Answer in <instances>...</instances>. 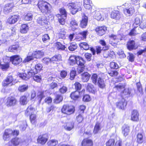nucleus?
<instances>
[{
  "mask_svg": "<svg viewBox=\"0 0 146 146\" xmlns=\"http://www.w3.org/2000/svg\"><path fill=\"white\" fill-rule=\"evenodd\" d=\"M105 77L103 73H100L98 75L94 74L91 77V79L93 83L96 84L97 83L98 86L101 88H104L106 86L104 79Z\"/></svg>",
  "mask_w": 146,
  "mask_h": 146,
  "instance_id": "obj_1",
  "label": "nucleus"
},
{
  "mask_svg": "<svg viewBox=\"0 0 146 146\" xmlns=\"http://www.w3.org/2000/svg\"><path fill=\"white\" fill-rule=\"evenodd\" d=\"M67 7L72 14H75L82 9L80 3L75 1H69L67 5Z\"/></svg>",
  "mask_w": 146,
  "mask_h": 146,
  "instance_id": "obj_2",
  "label": "nucleus"
},
{
  "mask_svg": "<svg viewBox=\"0 0 146 146\" xmlns=\"http://www.w3.org/2000/svg\"><path fill=\"white\" fill-rule=\"evenodd\" d=\"M38 7L42 12L47 13L50 12V5L43 1H39L38 4Z\"/></svg>",
  "mask_w": 146,
  "mask_h": 146,
  "instance_id": "obj_3",
  "label": "nucleus"
},
{
  "mask_svg": "<svg viewBox=\"0 0 146 146\" xmlns=\"http://www.w3.org/2000/svg\"><path fill=\"white\" fill-rule=\"evenodd\" d=\"M19 133V130H15L13 131L10 129H6L3 135V138L4 140H9L12 135L17 136Z\"/></svg>",
  "mask_w": 146,
  "mask_h": 146,
  "instance_id": "obj_4",
  "label": "nucleus"
},
{
  "mask_svg": "<svg viewBox=\"0 0 146 146\" xmlns=\"http://www.w3.org/2000/svg\"><path fill=\"white\" fill-rule=\"evenodd\" d=\"M75 111L74 107L72 106L64 105L62 109V112L67 115H70L73 113Z\"/></svg>",
  "mask_w": 146,
  "mask_h": 146,
  "instance_id": "obj_5",
  "label": "nucleus"
},
{
  "mask_svg": "<svg viewBox=\"0 0 146 146\" xmlns=\"http://www.w3.org/2000/svg\"><path fill=\"white\" fill-rule=\"evenodd\" d=\"M14 79L12 75H8L7 78L2 82L3 86H11L14 85L13 82Z\"/></svg>",
  "mask_w": 146,
  "mask_h": 146,
  "instance_id": "obj_6",
  "label": "nucleus"
},
{
  "mask_svg": "<svg viewBox=\"0 0 146 146\" xmlns=\"http://www.w3.org/2000/svg\"><path fill=\"white\" fill-rule=\"evenodd\" d=\"M26 72L20 74L19 77L23 79L27 80L33 76L35 74H36L33 70H31L29 72L27 71Z\"/></svg>",
  "mask_w": 146,
  "mask_h": 146,
  "instance_id": "obj_7",
  "label": "nucleus"
},
{
  "mask_svg": "<svg viewBox=\"0 0 146 146\" xmlns=\"http://www.w3.org/2000/svg\"><path fill=\"white\" fill-rule=\"evenodd\" d=\"M11 62L13 64L17 65L22 61V59L18 55H14L11 57Z\"/></svg>",
  "mask_w": 146,
  "mask_h": 146,
  "instance_id": "obj_8",
  "label": "nucleus"
},
{
  "mask_svg": "<svg viewBox=\"0 0 146 146\" xmlns=\"http://www.w3.org/2000/svg\"><path fill=\"white\" fill-rule=\"evenodd\" d=\"M107 30V27L104 26L97 27L95 31L97 34L99 36H102L104 34Z\"/></svg>",
  "mask_w": 146,
  "mask_h": 146,
  "instance_id": "obj_9",
  "label": "nucleus"
},
{
  "mask_svg": "<svg viewBox=\"0 0 146 146\" xmlns=\"http://www.w3.org/2000/svg\"><path fill=\"white\" fill-rule=\"evenodd\" d=\"M127 104V102L124 98L121 99L119 102H116V105L118 108L122 110L124 109Z\"/></svg>",
  "mask_w": 146,
  "mask_h": 146,
  "instance_id": "obj_10",
  "label": "nucleus"
},
{
  "mask_svg": "<svg viewBox=\"0 0 146 146\" xmlns=\"http://www.w3.org/2000/svg\"><path fill=\"white\" fill-rule=\"evenodd\" d=\"M125 35H115L113 34H111L109 35V37L110 38V40H113L116 42H114V43H115L116 42L119 41L123 39V38L125 37Z\"/></svg>",
  "mask_w": 146,
  "mask_h": 146,
  "instance_id": "obj_11",
  "label": "nucleus"
},
{
  "mask_svg": "<svg viewBox=\"0 0 146 146\" xmlns=\"http://www.w3.org/2000/svg\"><path fill=\"white\" fill-rule=\"evenodd\" d=\"M13 7L14 4L12 3L6 4L3 8L4 13L6 14H8L11 11Z\"/></svg>",
  "mask_w": 146,
  "mask_h": 146,
  "instance_id": "obj_12",
  "label": "nucleus"
},
{
  "mask_svg": "<svg viewBox=\"0 0 146 146\" xmlns=\"http://www.w3.org/2000/svg\"><path fill=\"white\" fill-rule=\"evenodd\" d=\"M16 103L17 100L14 97H9L7 99L6 104L8 106H14Z\"/></svg>",
  "mask_w": 146,
  "mask_h": 146,
  "instance_id": "obj_13",
  "label": "nucleus"
},
{
  "mask_svg": "<svg viewBox=\"0 0 146 146\" xmlns=\"http://www.w3.org/2000/svg\"><path fill=\"white\" fill-rule=\"evenodd\" d=\"M48 139V137L47 134L40 135L38 137L37 142L40 144H44L46 143Z\"/></svg>",
  "mask_w": 146,
  "mask_h": 146,
  "instance_id": "obj_14",
  "label": "nucleus"
},
{
  "mask_svg": "<svg viewBox=\"0 0 146 146\" xmlns=\"http://www.w3.org/2000/svg\"><path fill=\"white\" fill-rule=\"evenodd\" d=\"M19 16L14 15L9 17L7 20V22L10 24H13L16 23L18 20Z\"/></svg>",
  "mask_w": 146,
  "mask_h": 146,
  "instance_id": "obj_15",
  "label": "nucleus"
},
{
  "mask_svg": "<svg viewBox=\"0 0 146 146\" xmlns=\"http://www.w3.org/2000/svg\"><path fill=\"white\" fill-rule=\"evenodd\" d=\"M124 13L127 16H130L135 12L133 7H130L129 9L125 8L123 10Z\"/></svg>",
  "mask_w": 146,
  "mask_h": 146,
  "instance_id": "obj_16",
  "label": "nucleus"
},
{
  "mask_svg": "<svg viewBox=\"0 0 146 146\" xmlns=\"http://www.w3.org/2000/svg\"><path fill=\"white\" fill-rule=\"evenodd\" d=\"M82 146H93L92 141L88 139H85L82 141L81 143Z\"/></svg>",
  "mask_w": 146,
  "mask_h": 146,
  "instance_id": "obj_17",
  "label": "nucleus"
},
{
  "mask_svg": "<svg viewBox=\"0 0 146 146\" xmlns=\"http://www.w3.org/2000/svg\"><path fill=\"white\" fill-rule=\"evenodd\" d=\"M32 53L35 58H40L42 57L44 54V52L42 50H38L34 51Z\"/></svg>",
  "mask_w": 146,
  "mask_h": 146,
  "instance_id": "obj_18",
  "label": "nucleus"
},
{
  "mask_svg": "<svg viewBox=\"0 0 146 146\" xmlns=\"http://www.w3.org/2000/svg\"><path fill=\"white\" fill-rule=\"evenodd\" d=\"M23 142L22 139L18 137H15L12 139L11 141V142L14 146H17L19 145Z\"/></svg>",
  "mask_w": 146,
  "mask_h": 146,
  "instance_id": "obj_19",
  "label": "nucleus"
},
{
  "mask_svg": "<svg viewBox=\"0 0 146 146\" xmlns=\"http://www.w3.org/2000/svg\"><path fill=\"white\" fill-rule=\"evenodd\" d=\"M139 114L138 111L136 110H133L131 112V120L137 121L139 120Z\"/></svg>",
  "mask_w": 146,
  "mask_h": 146,
  "instance_id": "obj_20",
  "label": "nucleus"
},
{
  "mask_svg": "<svg viewBox=\"0 0 146 146\" xmlns=\"http://www.w3.org/2000/svg\"><path fill=\"white\" fill-rule=\"evenodd\" d=\"M37 22L38 24L41 25H44L47 23L45 17L42 16H40L37 19Z\"/></svg>",
  "mask_w": 146,
  "mask_h": 146,
  "instance_id": "obj_21",
  "label": "nucleus"
},
{
  "mask_svg": "<svg viewBox=\"0 0 146 146\" xmlns=\"http://www.w3.org/2000/svg\"><path fill=\"white\" fill-rule=\"evenodd\" d=\"M77 56L71 55L68 60V63L70 65L73 66L76 64Z\"/></svg>",
  "mask_w": 146,
  "mask_h": 146,
  "instance_id": "obj_22",
  "label": "nucleus"
},
{
  "mask_svg": "<svg viewBox=\"0 0 146 146\" xmlns=\"http://www.w3.org/2000/svg\"><path fill=\"white\" fill-rule=\"evenodd\" d=\"M90 75L87 72H85L81 74V78L82 81L86 82L89 80Z\"/></svg>",
  "mask_w": 146,
  "mask_h": 146,
  "instance_id": "obj_23",
  "label": "nucleus"
},
{
  "mask_svg": "<svg viewBox=\"0 0 146 146\" xmlns=\"http://www.w3.org/2000/svg\"><path fill=\"white\" fill-rule=\"evenodd\" d=\"M127 48L129 50H132L133 49H136L137 47L135 45V41L131 40L129 41L127 44Z\"/></svg>",
  "mask_w": 146,
  "mask_h": 146,
  "instance_id": "obj_24",
  "label": "nucleus"
},
{
  "mask_svg": "<svg viewBox=\"0 0 146 146\" xmlns=\"http://www.w3.org/2000/svg\"><path fill=\"white\" fill-rule=\"evenodd\" d=\"M80 94V93L79 91H76L72 92L70 96L72 99L74 100H76L79 97Z\"/></svg>",
  "mask_w": 146,
  "mask_h": 146,
  "instance_id": "obj_25",
  "label": "nucleus"
},
{
  "mask_svg": "<svg viewBox=\"0 0 146 146\" xmlns=\"http://www.w3.org/2000/svg\"><path fill=\"white\" fill-rule=\"evenodd\" d=\"M61 59V57L60 55H55L50 58V62L56 63L59 61Z\"/></svg>",
  "mask_w": 146,
  "mask_h": 146,
  "instance_id": "obj_26",
  "label": "nucleus"
},
{
  "mask_svg": "<svg viewBox=\"0 0 146 146\" xmlns=\"http://www.w3.org/2000/svg\"><path fill=\"white\" fill-rule=\"evenodd\" d=\"M88 23V17L85 16L83 17L81 21L80 26L82 28H85L87 25Z\"/></svg>",
  "mask_w": 146,
  "mask_h": 146,
  "instance_id": "obj_27",
  "label": "nucleus"
},
{
  "mask_svg": "<svg viewBox=\"0 0 146 146\" xmlns=\"http://www.w3.org/2000/svg\"><path fill=\"white\" fill-rule=\"evenodd\" d=\"M74 123L73 122L68 123L64 126V128L67 131H70L74 128Z\"/></svg>",
  "mask_w": 146,
  "mask_h": 146,
  "instance_id": "obj_28",
  "label": "nucleus"
},
{
  "mask_svg": "<svg viewBox=\"0 0 146 146\" xmlns=\"http://www.w3.org/2000/svg\"><path fill=\"white\" fill-rule=\"evenodd\" d=\"M70 26L72 28L73 30H74L77 28L78 23L75 19H72L70 22Z\"/></svg>",
  "mask_w": 146,
  "mask_h": 146,
  "instance_id": "obj_29",
  "label": "nucleus"
},
{
  "mask_svg": "<svg viewBox=\"0 0 146 146\" xmlns=\"http://www.w3.org/2000/svg\"><path fill=\"white\" fill-rule=\"evenodd\" d=\"M87 90L89 92L93 94H95L96 90L91 84L88 83L87 86Z\"/></svg>",
  "mask_w": 146,
  "mask_h": 146,
  "instance_id": "obj_30",
  "label": "nucleus"
},
{
  "mask_svg": "<svg viewBox=\"0 0 146 146\" xmlns=\"http://www.w3.org/2000/svg\"><path fill=\"white\" fill-rule=\"evenodd\" d=\"M84 62L85 61L82 57L79 56H77L76 63L77 65L81 66H83Z\"/></svg>",
  "mask_w": 146,
  "mask_h": 146,
  "instance_id": "obj_31",
  "label": "nucleus"
},
{
  "mask_svg": "<svg viewBox=\"0 0 146 146\" xmlns=\"http://www.w3.org/2000/svg\"><path fill=\"white\" fill-rule=\"evenodd\" d=\"M34 58L33 53L30 52L28 53V56L25 59L23 62H28L34 60Z\"/></svg>",
  "mask_w": 146,
  "mask_h": 146,
  "instance_id": "obj_32",
  "label": "nucleus"
},
{
  "mask_svg": "<svg viewBox=\"0 0 146 146\" xmlns=\"http://www.w3.org/2000/svg\"><path fill=\"white\" fill-rule=\"evenodd\" d=\"M29 27L28 25L25 24L21 25L20 29V32L22 33H25L28 31Z\"/></svg>",
  "mask_w": 146,
  "mask_h": 146,
  "instance_id": "obj_33",
  "label": "nucleus"
},
{
  "mask_svg": "<svg viewBox=\"0 0 146 146\" xmlns=\"http://www.w3.org/2000/svg\"><path fill=\"white\" fill-rule=\"evenodd\" d=\"M66 32L65 29H62L60 30V31L58 33V36L60 38L62 39H65L66 38Z\"/></svg>",
  "mask_w": 146,
  "mask_h": 146,
  "instance_id": "obj_34",
  "label": "nucleus"
},
{
  "mask_svg": "<svg viewBox=\"0 0 146 146\" xmlns=\"http://www.w3.org/2000/svg\"><path fill=\"white\" fill-rule=\"evenodd\" d=\"M129 131V127L127 125H124L122 127V133L126 136L127 135Z\"/></svg>",
  "mask_w": 146,
  "mask_h": 146,
  "instance_id": "obj_35",
  "label": "nucleus"
},
{
  "mask_svg": "<svg viewBox=\"0 0 146 146\" xmlns=\"http://www.w3.org/2000/svg\"><path fill=\"white\" fill-rule=\"evenodd\" d=\"M29 88L28 85L27 84H23L19 86L18 88V90L21 92H23L26 91Z\"/></svg>",
  "mask_w": 146,
  "mask_h": 146,
  "instance_id": "obj_36",
  "label": "nucleus"
},
{
  "mask_svg": "<svg viewBox=\"0 0 146 146\" xmlns=\"http://www.w3.org/2000/svg\"><path fill=\"white\" fill-rule=\"evenodd\" d=\"M34 110L33 108L31 106L28 107L25 112V114L28 116L30 114H32V113L34 112Z\"/></svg>",
  "mask_w": 146,
  "mask_h": 146,
  "instance_id": "obj_37",
  "label": "nucleus"
},
{
  "mask_svg": "<svg viewBox=\"0 0 146 146\" xmlns=\"http://www.w3.org/2000/svg\"><path fill=\"white\" fill-rule=\"evenodd\" d=\"M100 124L97 122L94 127L93 132L95 134H96L98 133L99 131L101 130Z\"/></svg>",
  "mask_w": 146,
  "mask_h": 146,
  "instance_id": "obj_38",
  "label": "nucleus"
},
{
  "mask_svg": "<svg viewBox=\"0 0 146 146\" xmlns=\"http://www.w3.org/2000/svg\"><path fill=\"white\" fill-rule=\"evenodd\" d=\"M24 19L26 21H31L33 19V15L32 13H29L26 14H25Z\"/></svg>",
  "mask_w": 146,
  "mask_h": 146,
  "instance_id": "obj_39",
  "label": "nucleus"
},
{
  "mask_svg": "<svg viewBox=\"0 0 146 146\" xmlns=\"http://www.w3.org/2000/svg\"><path fill=\"white\" fill-rule=\"evenodd\" d=\"M79 46L81 48H82L85 50H88L90 48L89 45L86 42H83L79 44Z\"/></svg>",
  "mask_w": 146,
  "mask_h": 146,
  "instance_id": "obj_40",
  "label": "nucleus"
},
{
  "mask_svg": "<svg viewBox=\"0 0 146 146\" xmlns=\"http://www.w3.org/2000/svg\"><path fill=\"white\" fill-rule=\"evenodd\" d=\"M42 68V65L41 64H37L35 66V68L33 69L35 73L37 74L39 72Z\"/></svg>",
  "mask_w": 146,
  "mask_h": 146,
  "instance_id": "obj_41",
  "label": "nucleus"
},
{
  "mask_svg": "<svg viewBox=\"0 0 146 146\" xmlns=\"http://www.w3.org/2000/svg\"><path fill=\"white\" fill-rule=\"evenodd\" d=\"M20 103L23 105L26 104L27 103V98L26 96H23L20 98Z\"/></svg>",
  "mask_w": 146,
  "mask_h": 146,
  "instance_id": "obj_42",
  "label": "nucleus"
},
{
  "mask_svg": "<svg viewBox=\"0 0 146 146\" xmlns=\"http://www.w3.org/2000/svg\"><path fill=\"white\" fill-rule=\"evenodd\" d=\"M58 143V141L55 139H52L48 142L47 144L49 146H55Z\"/></svg>",
  "mask_w": 146,
  "mask_h": 146,
  "instance_id": "obj_43",
  "label": "nucleus"
},
{
  "mask_svg": "<svg viewBox=\"0 0 146 146\" xmlns=\"http://www.w3.org/2000/svg\"><path fill=\"white\" fill-rule=\"evenodd\" d=\"M63 99L62 97L60 95H57L54 100V103L58 104L61 102Z\"/></svg>",
  "mask_w": 146,
  "mask_h": 146,
  "instance_id": "obj_44",
  "label": "nucleus"
},
{
  "mask_svg": "<svg viewBox=\"0 0 146 146\" xmlns=\"http://www.w3.org/2000/svg\"><path fill=\"white\" fill-rule=\"evenodd\" d=\"M18 47V46L17 45H12L10 46L8 48V51L11 52H14L15 51H17Z\"/></svg>",
  "mask_w": 146,
  "mask_h": 146,
  "instance_id": "obj_45",
  "label": "nucleus"
},
{
  "mask_svg": "<svg viewBox=\"0 0 146 146\" xmlns=\"http://www.w3.org/2000/svg\"><path fill=\"white\" fill-rule=\"evenodd\" d=\"M100 43L102 46H105L102 48V49L104 50H106L108 49L109 46L106 45V42L104 40H100Z\"/></svg>",
  "mask_w": 146,
  "mask_h": 146,
  "instance_id": "obj_46",
  "label": "nucleus"
},
{
  "mask_svg": "<svg viewBox=\"0 0 146 146\" xmlns=\"http://www.w3.org/2000/svg\"><path fill=\"white\" fill-rule=\"evenodd\" d=\"M77 47V44L75 43H71L68 47L69 50L71 51H73L75 50Z\"/></svg>",
  "mask_w": 146,
  "mask_h": 146,
  "instance_id": "obj_47",
  "label": "nucleus"
},
{
  "mask_svg": "<svg viewBox=\"0 0 146 146\" xmlns=\"http://www.w3.org/2000/svg\"><path fill=\"white\" fill-rule=\"evenodd\" d=\"M95 19L98 20H103L104 19V17L102 16L101 14L99 12H97L96 13L95 15Z\"/></svg>",
  "mask_w": 146,
  "mask_h": 146,
  "instance_id": "obj_48",
  "label": "nucleus"
},
{
  "mask_svg": "<svg viewBox=\"0 0 146 146\" xmlns=\"http://www.w3.org/2000/svg\"><path fill=\"white\" fill-rule=\"evenodd\" d=\"M137 141L139 143H141L143 141V136L142 134L139 133L137 136Z\"/></svg>",
  "mask_w": 146,
  "mask_h": 146,
  "instance_id": "obj_49",
  "label": "nucleus"
},
{
  "mask_svg": "<svg viewBox=\"0 0 146 146\" xmlns=\"http://www.w3.org/2000/svg\"><path fill=\"white\" fill-rule=\"evenodd\" d=\"M60 15H58V17H59V16H67V12L65 9L64 8H62L60 9Z\"/></svg>",
  "mask_w": 146,
  "mask_h": 146,
  "instance_id": "obj_50",
  "label": "nucleus"
},
{
  "mask_svg": "<svg viewBox=\"0 0 146 146\" xmlns=\"http://www.w3.org/2000/svg\"><path fill=\"white\" fill-rule=\"evenodd\" d=\"M66 17L60 16L58 18V21L59 23L61 25H64L65 23V19H66Z\"/></svg>",
  "mask_w": 146,
  "mask_h": 146,
  "instance_id": "obj_51",
  "label": "nucleus"
},
{
  "mask_svg": "<svg viewBox=\"0 0 146 146\" xmlns=\"http://www.w3.org/2000/svg\"><path fill=\"white\" fill-rule=\"evenodd\" d=\"M33 78L35 81L40 82L41 81V77L40 75L35 74Z\"/></svg>",
  "mask_w": 146,
  "mask_h": 146,
  "instance_id": "obj_52",
  "label": "nucleus"
},
{
  "mask_svg": "<svg viewBox=\"0 0 146 146\" xmlns=\"http://www.w3.org/2000/svg\"><path fill=\"white\" fill-rule=\"evenodd\" d=\"M140 27L142 29L146 28V19H144L142 20L140 24Z\"/></svg>",
  "mask_w": 146,
  "mask_h": 146,
  "instance_id": "obj_53",
  "label": "nucleus"
},
{
  "mask_svg": "<svg viewBox=\"0 0 146 146\" xmlns=\"http://www.w3.org/2000/svg\"><path fill=\"white\" fill-rule=\"evenodd\" d=\"M115 141L113 139H110L106 143V146H113Z\"/></svg>",
  "mask_w": 146,
  "mask_h": 146,
  "instance_id": "obj_54",
  "label": "nucleus"
},
{
  "mask_svg": "<svg viewBox=\"0 0 146 146\" xmlns=\"http://www.w3.org/2000/svg\"><path fill=\"white\" fill-rule=\"evenodd\" d=\"M27 123L26 121H24L20 126L19 128L20 130L21 131H24L25 130L27 127Z\"/></svg>",
  "mask_w": 146,
  "mask_h": 146,
  "instance_id": "obj_55",
  "label": "nucleus"
},
{
  "mask_svg": "<svg viewBox=\"0 0 146 146\" xmlns=\"http://www.w3.org/2000/svg\"><path fill=\"white\" fill-rule=\"evenodd\" d=\"M42 39L43 41L45 42L49 40L50 38L48 34H45L42 36Z\"/></svg>",
  "mask_w": 146,
  "mask_h": 146,
  "instance_id": "obj_56",
  "label": "nucleus"
},
{
  "mask_svg": "<svg viewBox=\"0 0 146 146\" xmlns=\"http://www.w3.org/2000/svg\"><path fill=\"white\" fill-rule=\"evenodd\" d=\"M110 67L111 68L115 69H117L119 68V66L117 64L113 62L110 63Z\"/></svg>",
  "mask_w": 146,
  "mask_h": 146,
  "instance_id": "obj_57",
  "label": "nucleus"
},
{
  "mask_svg": "<svg viewBox=\"0 0 146 146\" xmlns=\"http://www.w3.org/2000/svg\"><path fill=\"white\" fill-rule=\"evenodd\" d=\"M0 66H1V68L2 70H6L9 68V64L8 63H7L4 64H1Z\"/></svg>",
  "mask_w": 146,
  "mask_h": 146,
  "instance_id": "obj_58",
  "label": "nucleus"
},
{
  "mask_svg": "<svg viewBox=\"0 0 146 146\" xmlns=\"http://www.w3.org/2000/svg\"><path fill=\"white\" fill-rule=\"evenodd\" d=\"M83 119V117L81 114L78 115L76 118V120L79 123H81Z\"/></svg>",
  "mask_w": 146,
  "mask_h": 146,
  "instance_id": "obj_59",
  "label": "nucleus"
},
{
  "mask_svg": "<svg viewBox=\"0 0 146 146\" xmlns=\"http://www.w3.org/2000/svg\"><path fill=\"white\" fill-rule=\"evenodd\" d=\"M36 116L35 114H31L30 116V119L31 123H35V121Z\"/></svg>",
  "mask_w": 146,
  "mask_h": 146,
  "instance_id": "obj_60",
  "label": "nucleus"
},
{
  "mask_svg": "<svg viewBox=\"0 0 146 146\" xmlns=\"http://www.w3.org/2000/svg\"><path fill=\"white\" fill-rule=\"evenodd\" d=\"M56 45L57 46V48L58 49L64 50L65 49V46L62 44L60 42H57Z\"/></svg>",
  "mask_w": 146,
  "mask_h": 146,
  "instance_id": "obj_61",
  "label": "nucleus"
},
{
  "mask_svg": "<svg viewBox=\"0 0 146 146\" xmlns=\"http://www.w3.org/2000/svg\"><path fill=\"white\" fill-rule=\"evenodd\" d=\"M127 58L129 61L133 62L134 61L135 56L132 54L129 53V56H128Z\"/></svg>",
  "mask_w": 146,
  "mask_h": 146,
  "instance_id": "obj_62",
  "label": "nucleus"
},
{
  "mask_svg": "<svg viewBox=\"0 0 146 146\" xmlns=\"http://www.w3.org/2000/svg\"><path fill=\"white\" fill-rule=\"evenodd\" d=\"M84 56L86 59L88 60L89 61L91 60L92 55L90 53H86L84 54Z\"/></svg>",
  "mask_w": 146,
  "mask_h": 146,
  "instance_id": "obj_63",
  "label": "nucleus"
},
{
  "mask_svg": "<svg viewBox=\"0 0 146 146\" xmlns=\"http://www.w3.org/2000/svg\"><path fill=\"white\" fill-rule=\"evenodd\" d=\"M108 73L111 76H116L118 74V73L116 70L112 71L110 72H108Z\"/></svg>",
  "mask_w": 146,
  "mask_h": 146,
  "instance_id": "obj_64",
  "label": "nucleus"
}]
</instances>
